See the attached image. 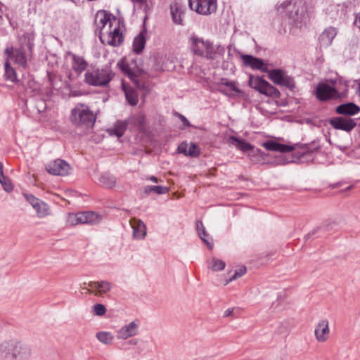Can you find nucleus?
Segmentation results:
<instances>
[{"label": "nucleus", "mask_w": 360, "mask_h": 360, "mask_svg": "<svg viewBox=\"0 0 360 360\" xmlns=\"http://www.w3.org/2000/svg\"><path fill=\"white\" fill-rule=\"evenodd\" d=\"M189 49L195 56L214 60L217 55L222 56L224 53V47L218 45L215 48L210 40H204L202 38L193 34L188 39Z\"/></svg>", "instance_id": "obj_1"}, {"label": "nucleus", "mask_w": 360, "mask_h": 360, "mask_svg": "<svg viewBox=\"0 0 360 360\" xmlns=\"http://www.w3.org/2000/svg\"><path fill=\"white\" fill-rule=\"evenodd\" d=\"M96 119V117L94 112L83 103H77L72 109L70 115V120L72 125L85 133L93 128Z\"/></svg>", "instance_id": "obj_2"}, {"label": "nucleus", "mask_w": 360, "mask_h": 360, "mask_svg": "<svg viewBox=\"0 0 360 360\" xmlns=\"http://www.w3.org/2000/svg\"><path fill=\"white\" fill-rule=\"evenodd\" d=\"M276 9L281 14L285 13L295 25L302 22L307 11V7L302 0H295L294 2L285 1Z\"/></svg>", "instance_id": "obj_3"}, {"label": "nucleus", "mask_w": 360, "mask_h": 360, "mask_svg": "<svg viewBox=\"0 0 360 360\" xmlns=\"http://www.w3.org/2000/svg\"><path fill=\"white\" fill-rule=\"evenodd\" d=\"M30 356V350L15 341L0 344V360H22Z\"/></svg>", "instance_id": "obj_4"}, {"label": "nucleus", "mask_w": 360, "mask_h": 360, "mask_svg": "<svg viewBox=\"0 0 360 360\" xmlns=\"http://www.w3.org/2000/svg\"><path fill=\"white\" fill-rule=\"evenodd\" d=\"M330 82L332 86L320 82L317 84L314 91V94L316 98L322 102L328 101H337L347 95V89L345 91H340L339 87L337 86V81L330 79Z\"/></svg>", "instance_id": "obj_5"}, {"label": "nucleus", "mask_w": 360, "mask_h": 360, "mask_svg": "<svg viewBox=\"0 0 360 360\" xmlns=\"http://www.w3.org/2000/svg\"><path fill=\"white\" fill-rule=\"evenodd\" d=\"M117 66L138 88L141 89L144 86V84L138 78L142 77L146 72L139 67L136 58L127 60L123 58L117 63Z\"/></svg>", "instance_id": "obj_6"}, {"label": "nucleus", "mask_w": 360, "mask_h": 360, "mask_svg": "<svg viewBox=\"0 0 360 360\" xmlns=\"http://www.w3.org/2000/svg\"><path fill=\"white\" fill-rule=\"evenodd\" d=\"M114 74L110 68H97L88 70L85 73L84 81L86 84L94 86L107 85L112 79Z\"/></svg>", "instance_id": "obj_7"}, {"label": "nucleus", "mask_w": 360, "mask_h": 360, "mask_svg": "<svg viewBox=\"0 0 360 360\" xmlns=\"http://www.w3.org/2000/svg\"><path fill=\"white\" fill-rule=\"evenodd\" d=\"M248 84L260 94L272 98H278L281 96V93L278 89L260 77L251 75L249 78Z\"/></svg>", "instance_id": "obj_8"}, {"label": "nucleus", "mask_w": 360, "mask_h": 360, "mask_svg": "<svg viewBox=\"0 0 360 360\" xmlns=\"http://www.w3.org/2000/svg\"><path fill=\"white\" fill-rule=\"evenodd\" d=\"M101 220V215L92 211H87L69 214L67 221L70 226H76L77 224L95 225Z\"/></svg>", "instance_id": "obj_9"}, {"label": "nucleus", "mask_w": 360, "mask_h": 360, "mask_svg": "<svg viewBox=\"0 0 360 360\" xmlns=\"http://www.w3.org/2000/svg\"><path fill=\"white\" fill-rule=\"evenodd\" d=\"M268 77L274 84L285 86L292 91L295 88V82L294 78L288 75L285 72L281 69L269 70Z\"/></svg>", "instance_id": "obj_10"}, {"label": "nucleus", "mask_w": 360, "mask_h": 360, "mask_svg": "<svg viewBox=\"0 0 360 360\" xmlns=\"http://www.w3.org/2000/svg\"><path fill=\"white\" fill-rule=\"evenodd\" d=\"M190 8L196 13L203 15H209L216 12L217 0H188Z\"/></svg>", "instance_id": "obj_11"}, {"label": "nucleus", "mask_w": 360, "mask_h": 360, "mask_svg": "<svg viewBox=\"0 0 360 360\" xmlns=\"http://www.w3.org/2000/svg\"><path fill=\"white\" fill-rule=\"evenodd\" d=\"M112 18L114 22L117 21L115 16L112 17V14L105 11H98L96 14L95 24L99 30V38L102 43H104L103 37H105V32L108 30V27L110 24H113Z\"/></svg>", "instance_id": "obj_12"}, {"label": "nucleus", "mask_w": 360, "mask_h": 360, "mask_svg": "<svg viewBox=\"0 0 360 360\" xmlns=\"http://www.w3.org/2000/svg\"><path fill=\"white\" fill-rule=\"evenodd\" d=\"M103 39H104V43L106 42L110 46H120L123 42L124 36L120 32L119 25L113 26V24H110L108 30L105 32V37H103Z\"/></svg>", "instance_id": "obj_13"}, {"label": "nucleus", "mask_w": 360, "mask_h": 360, "mask_svg": "<svg viewBox=\"0 0 360 360\" xmlns=\"http://www.w3.org/2000/svg\"><path fill=\"white\" fill-rule=\"evenodd\" d=\"M328 123L338 130L350 132L356 126V122L354 119L345 117H334L328 120Z\"/></svg>", "instance_id": "obj_14"}, {"label": "nucleus", "mask_w": 360, "mask_h": 360, "mask_svg": "<svg viewBox=\"0 0 360 360\" xmlns=\"http://www.w3.org/2000/svg\"><path fill=\"white\" fill-rule=\"evenodd\" d=\"M227 143L235 146L238 149L243 153H248L249 155L254 156L262 154L260 149L255 148V147L250 143L234 136H230L227 139Z\"/></svg>", "instance_id": "obj_15"}, {"label": "nucleus", "mask_w": 360, "mask_h": 360, "mask_svg": "<svg viewBox=\"0 0 360 360\" xmlns=\"http://www.w3.org/2000/svg\"><path fill=\"white\" fill-rule=\"evenodd\" d=\"M45 168L49 174L58 176L68 175L70 170V166L61 159H57L47 164Z\"/></svg>", "instance_id": "obj_16"}, {"label": "nucleus", "mask_w": 360, "mask_h": 360, "mask_svg": "<svg viewBox=\"0 0 360 360\" xmlns=\"http://www.w3.org/2000/svg\"><path fill=\"white\" fill-rule=\"evenodd\" d=\"M240 58L244 66L250 67L253 70H259L263 72H269L268 66L264 63L263 60L245 54L241 55Z\"/></svg>", "instance_id": "obj_17"}, {"label": "nucleus", "mask_w": 360, "mask_h": 360, "mask_svg": "<svg viewBox=\"0 0 360 360\" xmlns=\"http://www.w3.org/2000/svg\"><path fill=\"white\" fill-rule=\"evenodd\" d=\"M330 334L329 322L327 319H321L316 326L314 335L319 342L328 340Z\"/></svg>", "instance_id": "obj_18"}, {"label": "nucleus", "mask_w": 360, "mask_h": 360, "mask_svg": "<svg viewBox=\"0 0 360 360\" xmlns=\"http://www.w3.org/2000/svg\"><path fill=\"white\" fill-rule=\"evenodd\" d=\"M88 285L95 289V291H92L91 290L88 289V292L89 293H94L96 296H101L103 294H105L110 292L112 288V285L111 283L107 281H91L89 283Z\"/></svg>", "instance_id": "obj_19"}, {"label": "nucleus", "mask_w": 360, "mask_h": 360, "mask_svg": "<svg viewBox=\"0 0 360 360\" xmlns=\"http://www.w3.org/2000/svg\"><path fill=\"white\" fill-rule=\"evenodd\" d=\"M184 11L185 8L181 4L174 1L170 4V13L174 24L184 25Z\"/></svg>", "instance_id": "obj_20"}, {"label": "nucleus", "mask_w": 360, "mask_h": 360, "mask_svg": "<svg viewBox=\"0 0 360 360\" xmlns=\"http://www.w3.org/2000/svg\"><path fill=\"white\" fill-rule=\"evenodd\" d=\"M130 225L133 229V238L136 240H142L146 236V226L140 219H131Z\"/></svg>", "instance_id": "obj_21"}, {"label": "nucleus", "mask_w": 360, "mask_h": 360, "mask_svg": "<svg viewBox=\"0 0 360 360\" xmlns=\"http://www.w3.org/2000/svg\"><path fill=\"white\" fill-rule=\"evenodd\" d=\"M138 323L136 321H131L129 324L123 326L117 332L118 339L126 340L137 334Z\"/></svg>", "instance_id": "obj_22"}, {"label": "nucleus", "mask_w": 360, "mask_h": 360, "mask_svg": "<svg viewBox=\"0 0 360 360\" xmlns=\"http://www.w3.org/2000/svg\"><path fill=\"white\" fill-rule=\"evenodd\" d=\"M338 34L337 29L334 27H329L324 30L319 37V44L321 46L328 47L331 45L333 39Z\"/></svg>", "instance_id": "obj_23"}, {"label": "nucleus", "mask_w": 360, "mask_h": 360, "mask_svg": "<svg viewBox=\"0 0 360 360\" xmlns=\"http://www.w3.org/2000/svg\"><path fill=\"white\" fill-rule=\"evenodd\" d=\"M262 146L267 150H269V151L288 153V152H290L294 150L293 146L286 145V144L279 143H277V142H276L274 141H271V140L264 142L262 144Z\"/></svg>", "instance_id": "obj_24"}, {"label": "nucleus", "mask_w": 360, "mask_h": 360, "mask_svg": "<svg viewBox=\"0 0 360 360\" xmlns=\"http://www.w3.org/2000/svg\"><path fill=\"white\" fill-rule=\"evenodd\" d=\"M335 112L340 115L352 116L360 112V107L354 103H347L339 105Z\"/></svg>", "instance_id": "obj_25"}, {"label": "nucleus", "mask_w": 360, "mask_h": 360, "mask_svg": "<svg viewBox=\"0 0 360 360\" xmlns=\"http://www.w3.org/2000/svg\"><path fill=\"white\" fill-rule=\"evenodd\" d=\"M67 54L70 56L72 58V68L75 72L79 75L86 70L88 64L83 57L77 56L72 52H68Z\"/></svg>", "instance_id": "obj_26"}, {"label": "nucleus", "mask_w": 360, "mask_h": 360, "mask_svg": "<svg viewBox=\"0 0 360 360\" xmlns=\"http://www.w3.org/2000/svg\"><path fill=\"white\" fill-rule=\"evenodd\" d=\"M122 90L124 92L125 98L127 102L132 106L136 105L139 102L137 92L129 84L122 82Z\"/></svg>", "instance_id": "obj_27"}, {"label": "nucleus", "mask_w": 360, "mask_h": 360, "mask_svg": "<svg viewBox=\"0 0 360 360\" xmlns=\"http://www.w3.org/2000/svg\"><path fill=\"white\" fill-rule=\"evenodd\" d=\"M127 122L118 120L117 121L112 129L108 130L110 134L115 135L117 137H121L124 135L127 127Z\"/></svg>", "instance_id": "obj_28"}, {"label": "nucleus", "mask_w": 360, "mask_h": 360, "mask_svg": "<svg viewBox=\"0 0 360 360\" xmlns=\"http://www.w3.org/2000/svg\"><path fill=\"white\" fill-rule=\"evenodd\" d=\"M145 122L146 115L142 112L133 115L129 119V123L137 127L139 129L144 128Z\"/></svg>", "instance_id": "obj_29"}, {"label": "nucleus", "mask_w": 360, "mask_h": 360, "mask_svg": "<svg viewBox=\"0 0 360 360\" xmlns=\"http://www.w3.org/2000/svg\"><path fill=\"white\" fill-rule=\"evenodd\" d=\"M98 182L103 186L111 188L115 186L116 184V179L109 173H103L100 175Z\"/></svg>", "instance_id": "obj_30"}, {"label": "nucleus", "mask_w": 360, "mask_h": 360, "mask_svg": "<svg viewBox=\"0 0 360 360\" xmlns=\"http://www.w3.org/2000/svg\"><path fill=\"white\" fill-rule=\"evenodd\" d=\"M219 91L227 96H231L233 92L240 93V90L236 86L233 82H222Z\"/></svg>", "instance_id": "obj_31"}, {"label": "nucleus", "mask_w": 360, "mask_h": 360, "mask_svg": "<svg viewBox=\"0 0 360 360\" xmlns=\"http://www.w3.org/2000/svg\"><path fill=\"white\" fill-rule=\"evenodd\" d=\"M146 39L143 34L142 32L139 33L138 36H136L133 42V50L134 51L139 54L141 53L143 49L145 47Z\"/></svg>", "instance_id": "obj_32"}, {"label": "nucleus", "mask_w": 360, "mask_h": 360, "mask_svg": "<svg viewBox=\"0 0 360 360\" xmlns=\"http://www.w3.org/2000/svg\"><path fill=\"white\" fill-rule=\"evenodd\" d=\"M143 191L146 195H149L152 192L161 195L168 193L169 188L162 186H146L143 188Z\"/></svg>", "instance_id": "obj_33"}, {"label": "nucleus", "mask_w": 360, "mask_h": 360, "mask_svg": "<svg viewBox=\"0 0 360 360\" xmlns=\"http://www.w3.org/2000/svg\"><path fill=\"white\" fill-rule=\"evenodd\" d=\"M33 208L35 210L37 216L40 218L45 217L50 214L49 205L41 200Z\"/></svg>", "instance_id": "obj_34"}, {"label": "nucleus", "mask_w": 360, "mask_h": 360, "mask_svg": "<svg viewBox=\"0 0 360 360\" xmlns=\"http://www.w3.org/2000/svg\"><path fill=\"white\" fill-rule=\"evenodd\" d=\"M34 35L33 33L27 32L21 38L22 44L25 45L30 52L32 51L34 47Z\"/></svg>", "instance_id": "obj_35"}, {"label": "nucleus", "mask_w": 360, "mask_h": 360, "mask_svg": "<svg viewBox=\"0 0 360 360\" xmlns=\"http://www.w3.org/2000/svg\"><path fill=\"white\" fill-rule=\"evenodd\" d=\"M97 339L103 344L110 345L114 339L113 335L110 332L101 331L96 334Z\"/></svg>", "instance_id": "obj_36"}, {"label": "nucleus", "mask_w": 360, "mask_h": 360, "mask_svg": "<svg viewBox=\"0 0 360 360\" xmlns=\"http://www.w3.org/2000/svg\"><path fill=\"white\" fill-rule=\"evenodd\" d=\"M5 79L6 80H9L11 82L16 81V73L15 70L11 66L9 62L6 61L5 63Z\"/></svg>", "instance_id": "obj_37"}, {"label": "nucleus", "mask_w": 360, "mask_h": 360, "mask_svg": "<svg viewBox=\"0 0 360 360\" xmlns=\"http://www.w3.org/2000/svg\"><path fill=\"white\" fill-rule=\"evenodd\" d=\"M319 148V145L318 143L313 141L311 143L309 144H304L301 148L302 152V155H307L309 153H311L314 151L318 150Z\"/></svg>", "instance_id": "obj_38"}, {"label": "nucleus", "mask_w": 360, "mask_h": 360, "mask_svg": "<svg viewBox=\"0 0 360 360\" xmlns=\"http://www.w3.org/2000/svg\"><path fill=\"white\" fill-rule=\"evenodd\" d=\"M22 49L23 46H22L20 50H18L17 51L15 56V60L17 63H18L22 67H25L27 65V59Z\"/></svg>", "instance_id": "obj_39"}, {"label": "nucleus", "mask_w": 360, "mask_h": 360, "mask_svg": "<svg viewBox=\"0 0 360 360\" xmlns=\"http://www.w3.org/2000/svg\"><path fill=\"white\" fill-rule=\"evenodd\" d=\"M198 236L203 243L207 245V248L210 250H212L213 248V243L210 241L209 234L206 231L205 229H203L201 232H199Z\"/></svg>", "instance_id": "obj_40"}, {"label": "nucleus", "mask_w": 360, "mask_h": 360, "mask_svg": "<svg viewBox=\"0 0 360 360\" xmlns=\"http://www.w3.org/2000/svg\"><path fill=\"white\" fill-rule=\"evenodd\" d=\"M0 183L6 192H11L13 190L12 182L4 175H3L2 178H0Z\"/></svg>", "instance_id": "obj_41"}, {"label": "nucleus", "mask_w": 360, "mask_h": 360, "mask_svg": "<svg viewBox=\"0 0 360 360\" xmlns=\"http://www.w3.org/2000/svg\"><path fill=\"white\" fill-rule=\"evenodd\" d=\"M225 262L221 259L213 258L212 259V265L211 266L213 271H217L223 270L225 267Z\"/></svg>", "instance_id": "obj_42"}, {"label": "nucleus", "mask_w": 360, "mask_h": 360, "mask_svg": "<svg viewBox=\"0 0 360 360\" xmlns=\"http://www.w3.org/2000/svg\"><path fill=\"white\" fill-rule=\"evenodd\" d=\"M200 148L194 143L190 144L188 150H187V155L191 157H198L200 155Z\"/></svg>", "instance_id": "obj_43"}, {"label": "nucleus", "mask_w": 360, "mask_h": 360, "mask_svg": "<svg viewBox=\"0 0 360 360\" xmlns=\"http://www.w3.org/2000/svg\"><path fill=\"white\" fill-rule=\"evenodd\" d=\"M246 272V268L245 266L240 267L238 269H236L233 274V276L230 277L228 282H231L233 280H236V278L241 277L243 276Z\"/></svg>", "instance_id": "obj_44"}, {"label": "nucleus", "mask_w": 360, "mask_h": 360, "mask_svg": "<svg viewBox=\"0 0 360 360\" xmlns=\"http://www.w3.org/2000/svg\"><path fill=\"white\" fill-rule=\"evenodd\" d=\"M94 311L97 316H103L106 312V308L102 304H96L94 306Z\"/></svg>", "instance_id": "obj_45"}, {"label": "nucleus", "mask_w": 360, "mask_h": 360, "mask_svg": "<svg viewBox=\"0 0 360 360\" xmlns=\"http://www.w3.org/2000/svg\"><path fill=\"white\" fill-rule=\"evenodd\" d=\"M24 196L27 201L32 206V207H36L38 205V203L41 201V200L35 198L32 194H24Z\"/></svg>", "instance_id": "obj_46"}, {"label": "nucleus", "mask_w": 360, "mask_h": 360, "mask_svg": "<svg viewBox=\"0 0 360 360\" xmlns=\"http://www.w3.org/2000/svg\"><path fill=\"white\" fill-rule=\"evenodd\" d=\"M176 115L181 120V121L182 122L184 127H190L191 124H190L189 121L187 120V118L185 116H184L183 115H181L180 113H178V112H176Z\"/></svg>", "instance_id": "obj_47"}, {"label": "nucleus", "mask_w": 360, "mask_h": 360, "mask_svg": "<svg viewBox=\"0 0 360 360\" xmlns=\"http://www.w3.org/2000/svg\"><path fill=\"white\" fill-rule=\"evenodd\" d=\"M236 309L234 308H229L224 311V317H228L230 316L236 317Z\"/></svg>", "instance_id": "obj_48"}, {"label": "nucleus", "mask_w": 360, "mask_h": 360, "mask_svg": "<svg viewBox=\"0 0 360 360\" xmlns=\"http://www.w3.org/2000/svg\"><path fill=\"white\" fill-rule=\"evenodd\" d=\"M177 150L179 153H183L187 155V145L186 144H181L178 146Z\"/></svg>", "instance_id": "obj_49"}, {"label": "nucleus", "mask_w": 360, "mask_h": 360, "mask_svg": "<svg viewBox=\"0 0 360 360\" xmlns=\"http://www.w3.org/2000/svg\"><path fill=\"white\" fill-rule=\"evenodd\" d=\"M354 24L360 30V12L356 15Z\"/></svg>", "instance_id": "obj_50"}, {"label": "nucleus", "mask_w": 360, "mask_h": 360, "mask_svg": "<svg viewBox=\"0 0 360 360\" xmlns=\"http://www.w3.org/2000/svg\"><path fill=\"white\" fill-rule=\"evenodd\" d=\"M196 228H197L198 234L199 232H201L203 230V229H205V226L202 221H198L197 224H196Z\"/></svg>", "instance_id": "obj_51"}, {"label": "nucleus", "mask_w": 360, "mask_h": 360, "mask_svg": "<svg viewBox=\"0 0 360 360\" xmlns=\"http://www.w3.org/2000/svg\"><path fill=\"white\" fill-rule=\"evenodd\" d=\"M147 179H148L153 182H155V183H158L160 181V180L154 176H148V177H147Z\"/></svg>", "instance_id": "obj_52"}, {"label": "nucleus", "mask_w": 360, "mask_h": 360, "mask_svg": "<svg viewBox=\"0 0 360 360\" xmlns=\"http://www.w3.org/2000/svg\"><path fill=\"white\" fill-rule=\"evenodd\" d=\"M131 1L133 2H136V3H139V4H146L147 2V0H131Z\"/></svg>", "instance_id": "obj_53"}, {"label": "nucleus", "mask_w": 360, "mask_h": 360, "mask_svg": "<svg viewBox=\"0 0 360 360\" xmlns=\"http://www.w3.org/2000/svg\"><path fill=\"white\" fill-rule=\"evenodd\" d=\"M49 82H50V85L52 86L53 87H54L52 78H51V77L50 75H49Z\"/></svg>", "instance_id": "obj_54"}, {"label": "nucleus", "mask_w": 360, "mask_h": 360, "mask_svg": "<svg viewBox=\"0 0 360 360\" xmlns=\"http://www.w3.org/2000/svg\"><path fill=\"white\" fill-rule=\"evenodd\" d=\"M129 342L131 343V344L136 345L137 343V340H130Z\"/></svg>", "instance_id": "obj_55"}, {"label": "nucleus", "mask_w": 360, "mask_h": 360, "mask_svg": "<svg viewBox=\"0 0 360 360\" xmlns=\"http://www.w3.org/2000/svg\"><path fill=\"white\" fill-rule=\"evenodd\" d=\"M350 188H351V186H347V187L345 188V190H346V191H348V190H349Z\"/></svg>", "instance_id": "obj_56"}, {"label": "nucleus", "mask_w": 360, "mask_h": 360, "mask_svg": "<svg viewBox=\"0 0 360 360\" xmlns=\"http://www.w3.org/2000/svg\"><path fill=\"white\" fill-rule=\"evenodd\" d=\"M358 88H359V91H360V82H359V84H358Z\"/></svg>", "instance_id": "obj_57"}]
</instances>
